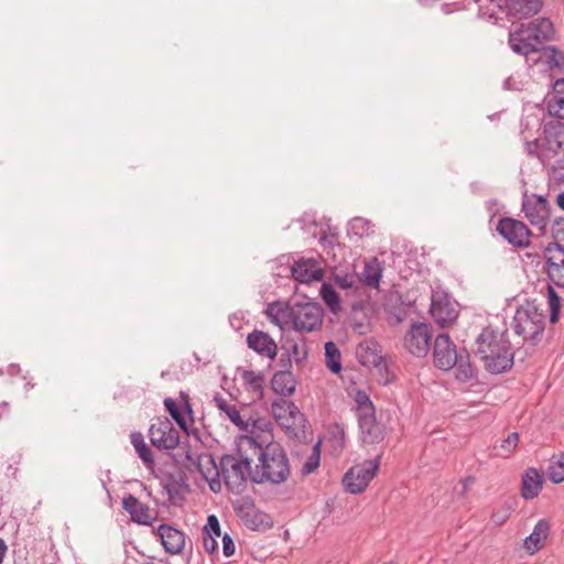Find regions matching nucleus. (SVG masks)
<instances>
[{
	"instance_id": "55",
	"label": "nucleus",
	"mask_w": 564,
	"mask_h": 564,
	"mask_svg": "<svg viewBox=\"0 0 564 564\" xmlns=\"http://www.w3.org/2000/svg\"><path fill=\"white\" fill-rule=\"evenodd\" d=\"M562 235V238L564 240V217H557L553 220L551 236L554 239V241L558 242Z\"/></svg>"
},
{
	"instance_id": "19",
	"label": "nucleus",
	"mask_w": 564,
	"mask_h": 564,
	"mask_svg": "<svg viewBox=\"0 0 564 564\" xmlns=\"http://www.w3.org/2000/svg\"><path fill=\"white\" fill-rule=\"evenodd\" d=\"M155 534L160 538L164 551L171 555L181 554L185 547V534L183 531L162 523L158 527Z\"/></svg>"
},
{
	"instance_id": "50",
	"label": "nucleus",
	"mask_w": 564,
	"mask_h": 564,
	"mask_svg": "<svg viewBox=\"0 0 564 564\" xmlns=\"http://www.w3.org/2000/svg\"><path fill=\"white\" fill-rule=\"evenodd\" d=\"M524 148L529 156L539 159V161L543 164L544 167L549 165L546 156H543L541 154L543 153V148L540 137L532 141H525Z\"/></svg>"
},
{
	"instance_id": "10",
	"label": "nucleus",
	"mask_w": 564,
	"mask_h": 564,
	"mask_svg": "<svg viewBox=\"0 0 564 564\" xmlns=\"http://www.w3.org/2000/svg\"><path fill=\"white\" fill-rule=\"evenodd\" d=\"M294 313L293 328L296 332L310 333L323 324L324 310L316 302H295Z\"/></svg>"
},
{
	"instance_id": "34",
	"label": "nucleus",
	"mask_w": 564,
	"mask_h": 564,
	"mask_svg": "<svg viewBox=\"0 0 564 564\" xmlns=\"http://www.w3.org/2000/svg\"><path fill=\"white\" fill-rule=\"evenodd\" d=\"M522 28L536 35L541 46L554 39L555 29L549 18H538L529 23H522Z\"/></svg>"
},
{
	"instance_id": "38",
	"label": "nucleus",
	"mask_w": 564,
	"mask_h": 564,
	"mask_svg": "<svg viewBox=\"0 0 564 564\" xmlns=\"http://www.w3.org/2000/svg\"><path fill=\"white\" fill-rule=\"evenodd\" d=\"M131 443L134 446V449L138 454V456L141 458L143 464L150 468L153 469L155 462L153 457V453L151 448L148 446V444L144 442L143 435L139 432H134L131 434Z\"/></svg>"
},
{
	"instance_id": "43",
	"label": "nucleus",
	"mask_w": 564,
	"mask_h": 564,
	"mask_svg": "<svg viewBox=\"0 0 564 564\" xmlns=\"http://www.w3.org/2000/svg\"><path fill=\"white\" fill-rule=\"evenodd\" d=\"M355 402L357 404L356 412L358 419L360 417V415L367 416L369 414L376 413L375 405L366 391L360 389L357 390L355 394Z\"/></svg>"
},
{
	"instance_id": "36",
	"label": "nucleus",
	"mask_w": 564,
	"mask_h": 564,
	"mask_svg": "<svg viewBox=\"0 0 564 564\" xmlns=\"http://www.w3.org/2000/svg\"><path fill=\"white\" fill-rule=\"evenodd\" d=\"M214 401L217 408L221 412L227 414L228 419L232 424H235L240 431H248L249 423L242 420L239 411L236 409L235 405L228 404L227 401L219 394L215 395Z\"/></svg>"
},
{
	"instance_id": "22",
	"label": "nucleus",
	"mask_w": 564,
	"mask_h": 564,
	"mask_svg": "<svg viewBox=\"0 0 564 564\" xmlns=\"http://www.w3.org/2000/svg\"><path fill=\"white\" fill-rule=\"evenodd\" d=\"M430 313L441 328L452 326L458 317V311L446 296L440 300L432 297Z\"/></svg>"
},
{
	"instance_id": "58",
	"label": "nucleus",
	"mask_w": 564,
	"mask_h": 564,
	"mask_svg": "<svg viewBox=\"0 0 564 564\" xmlns=\"http://www.w3.org/2000/svg\"><path fill=\"white\" fill-rule=\"evenodd\" d=\"M204 550L208 554H214L218 551V542L212 535H202Z\"/></svg>"
},
{
	"instance_id": "48",
	"label": "nucleus",
	"mask_w": 564,
	"mask_h": 564,
	"mask_svg": "<svg viewBox=\"0 0 564 564\" xmlns=\"http://www.w3.org/2000/svg\"><path fill=\"white\" fill-rule=\"evenodd\" d=\"M290 403L294 402L286 400L285 398H279L272 402V414L276 422L281 423L283 421H286V417L288 415H290L291 412V406H289Z\"/></svg>"
},
{
	"instance_id": "13",
	"label": "nucleus",
	"mask_w": 564,
	"mask_h": 564,
	"mask_svg": "<svg viewBox=\"0 0 564 564\" xmlns=\"http://www.w3.org/2000/svg\"><path fill=\"white\" fill-rule=\"evenodd\" d=\"M459 356V349L451 339L447 333H441L435 337L433 345V362L434 366L444 371L454 368Z\"/></svg>"
},
{
	"instance_id": "41",
	"label": "nucleus",
	"mask_w": 564,
	"mask_h": 564,
	"mask_svg": "<svg viewBox=\"0 0 564 564\" xmlns=\"http://www.w3.org/2000/svg\"><path fill=\"white\" fill-rule=\"evenodd\" d=\"M410 304L404 303L401 295L398 296V303L387 310L388 322L392 326L401 324L409 315Z\"/></svg>"
},
{
	"instance_id": "49",
	"label": "nucleus",
	"mask_w": 564,
	"mask_h": 564,
	"mask_svg": "<svg viewBox=\"0 0 564 564\" xmlns=\"http://www.w3.org/2000/svg\"><path fill=\"white\" fill-rule=\"evenodd\" d=\"M334 282L336 285L343 290H354V292H358L362 289L360 278H357L352 274L345 275H334Z\"/></svg>"
},
{
	"instance_id": "24",
	"label": "nucleus",
	"mask_w": 564,
	"mask_h": 564,
	"mask_svg": "<svg viewBox=\"0 0 564 564\" xmlns=\"http://www.w3.org/2000/svg\"><path fill=\"white\" fill-rule=\"evenodd\" d=\"M356 357L364 367H386V360L381 355V346L375 339L360 343L356 348Z\"/></svg>"
},
{
	"instance_id": "35",
	"label": "nucleus",
	"mask_w": 564,
	"mask_h": 564,
	"mask_svg": "<svg viewBox=\"0 0 564 564\" xmlns=\"http://www.w3.org/2000/svg\"><path fill=\"white\" fill-rule=\"evenodd\" d=\"M281 350L293 357L295 364L300 365L306 360L308 350L304 343V338H293L290 336H282Z\"/></svg>"
},
{
	"instance_id": "14",
	"label": "nucleus",
	"mask_w": 564,
	"mask_h": 564,
	"mask_svg": "<svg viewBox=\"0 0 564 564\" xmlns=\"http://www.w3.org/2000/svg\"><path fill=\"white\" fill-rule=\"evenodd\" d=\"M291 412L286 421L280 423L286 435L300 443L312 442L313 432L305 415L300 411L295 403H290Z\"/></svg>"
},
{
	"instance_id": "45",
	"label": "nucleus",
	"mask_w": 564,
	"mask_h": 564,
	"mask_svg": "<svg viewBox=\"0 0 564 564\" xmlns=\"http://www.w3.org/2000/svg\"><path fill=\"white\" fill-rule=\"evenodd\" d=\"M516 503H517V501L514 499L506 500L498 510H496L491 513L492 522L497 527H500L503 523H506L509 520V518L511 517V514L514 510Z\"/></svg>"
},
{
	"instance_id": "6",
	"label": "nucleus",
	"mask_w": 564,
	"mask_h": 564,
	"mask_svg": "<svg viewBox=\"0 0 564 564\" xmlns=\"http://www.w3.org/2000/svg\"><path fill=\"white\" fill-rule=\"evenodd\" d=\"M234 511L242 524L250 530H265L272 527L271 517L256 507L254 500L249 497H241L234 503Z\"/></svg>"
},
{
	"instance_id": "64",
	"label": "nucleus",
	"mask_w": 564,
	"mask_h": 564,
	"mask_svg": "<svg viewBox=\"0 0 564 564\" xmlns=\"http://www.w3.org/2000/svg\"><path fill=\"white\" fill-rule=\"evenodd\" d=\"M366 226H367V221L364 218L356 217L351 220V228L360 229L361 230V232H359L360 236L364 235Z\"/></svg>"
},
{
	"instance_id": "56",
	"label": "nucleus",
	"mask_w": 564,
	"mask_h": 564,
	"mask_svg": "<svg viewBox=\"0 0 564 564\" xmlns=\"http://www.w3.org/2000/svg\"><path fill=\"white\" fill-rule=\"evenodd\" d=\"M236 545L234 542V539L228 534L225 533L223 535V553L226 557H230L235 554Z\"/></svg>"
},
{
	"instance_id": "2",
	"label": "nucleus",
	"mask_w": 564,
	"mask_h": 564,
	"mask_svg": "<svg viewBox=\"0 0 564 564\" xmlns=\"http://www.w3.org/2000/svg\"><path fill=\"white\" fill-rule=\"evenodd\" d=\"M475 344L474 355L482 361L487 372L500 375L512 369L516 351L512 349L507 329L500 333L491 326H486L477 336Z\"/></svg>"
},
{
	"instance_id": "18",
	"label": "nucleus",
	"mask_w": 564,
	"mask_h": 564,
	"mask_svg": "<svg viewBox=\"0 0 564 564\" xmlns=\"http://www.w3.org/2000/svg\"><path fill=\"white\" fill-rule=\"evenodd\" d=\"M293 279L299 283L308 284L319 282L325 276V271L315 258H300L291 267Z\"/></svg>"
},
{
	"instance_id": "42",
	"label": "nucleus",
	"mask_w": 564,
	"mask_h": 564,
	"mask_svg": "<svg viewBox=\"0 0 564 564\" xmlns=\"http://www.w3.org/2000/svg\"><path fill=\"white\" fill-rule=\"evenodd\" d=\"M321 453H322V440L319 438L312 447V453L303 464L301 474L302 476H308L315 473L321 465Z\"/></svg>"
},
{
	"instance_id": "23",
	"label": "nucleus",
	"mask_w": 564,
	"mask_h": 564,
	"mask_svg": "<svg viewBox=\"0 0 564 564\" xmlns=\"http://www.w3.org/2000/svg\"><path fill=\"white\" fill-rule=\"evenodd\" d=\"M358 425L364 444H379L384 440L386 427L377 421L376 413L360 415Z\"/></svg>"
},
{
	"instance_id": "46",
	"label": "nucleus",
	"mask_w": 564,
	"mask_h": 564,
	"mask_svg": "<svg viewBox=\"0 0 564 564\" xmlns=\"http://www.w3.org/2000/svg\"><path fill=\"white\" fill-rule=\"evenodd\" d=\"M382 270L378 265H371L370 263L365 264V270L362 273L361 285H367L370 288H378L381 276H382Z\"/></svg>"
},
{
	"instance_id": "63",
	"label": "nucleus",
	"mask_w": 564,
	"mask_h": 564,
	"mask_svg": "<svg viewBox=\"0 0 564 564\" xmlns=\"http://www.w3.org/2000/svg\"><path fill=\"white\" fill-rule=\"evenodd\" d=\"M552 97H564V77L556 79L553 84Z\"/></svg>"
},
{
	"instance_id": "54",
	"label": "nucleus",
	"mask_w": 564,
	"mask_h": 564,
	"mask_svg": "<svg viewBox=\"0 0 564 564\" xmlns=\"http://www.w3.org/2000/svg\"><path fill=\"white\" fill-rule=\"evenodd\" d=\"M519 434L517 432L510 433L500 444L499 448L501 452L498 454L501 456H508L518 445Z\"/></svg>"
},
{
	"instance_id": "30",
	"label": "nucleus",
	"mask_w": 564,
	"mask_h": 564,
	"mask_svg": "<svg viewBox=\"0 0 564 564\" xmlns=\"http://www.w3.org/2000/svg\"><path fill=\"white\" fill-rule=\"evenodd\" d=\"M297 383L292 371L278 370L271 379V389L281 398H289L294 394Z\"/></svg>"
},
{
	"instance_id": "40",
	"label": "nucleus",
	"mask_w": 564,
	"mask_h": 564,
	"mask_svg": "<svg viewBox=\"0 0 564 564\" xmlns=\"http://www.w3.org/2000/svg\"><path fill=\"white\" fill-rule=\"evenodd\" d=\"M319 294L332 313L337 314L341 311L340 296L330 283L324 282L321 286Z\"/></svg>"
},
{
	"instance_id": "15",
	"label": "nucleus",
	"mask_w": 564,
	"mask_h": 564,
	"mask_svg": "<svg viewBox=\"0 0 564 564\" xmlns=\"http://www.w3.org/2000/svg\"><path fill=\"white\" fill-rule=\"evenodd\" d=\"M181 405L176 403V401L172 398H165L163 403L165 411L171 415V417L175 421L178 427L186 434H189V423L194 422V410L191 404L189 395L181 391L180 392Z\"/></svg>"
},
{
	"instance_id": "61",
	"label": "nucleus",
	"mask_w": 564,
	"mask_h": 564,
	"mask_svg": "<svg viewBox=\"0 0 564 564\" xmlns=\"http://www.w3.org/2000/svg\"><path fill=\"white\" fill-rule=\"evenodd\" d=\"M319 242L323 245V247H334L335 245H338V235L337 234H326L324 232Z\"/></svg>"
},
{
	"instance_id": "7",
	"label": "nucleus",
	"mask_w": 564,
	"mask_h": 564,
	"mask_svg": "<svg viewBox=\"0 0 564 564\" xmlns=\"http://www.w3.org/2000/svg\"><path fill=\"white\" fill-rule=\"evenodd\" d=\"M433 327L426 322H413L404 335V348L414 357L424 358L431 349Z\"/></svg>"
},
{
	"instance_id": "4",
	"label": "nucleus",
	"mask_w": 564,
	"mask_h": 564,
	"mask_svg": "<svg viewBox=\"0 0 564 564\" xmlns=\"http://www.w3.org/2000/svg\"><path fill=\"white\" fill-rule=\"evenodd\" d=\"M239 458L231 454H224L220 457L221 479L228 491L240 495L247 488L248 480L251 481L252 459L243 456L238 448Z\"/></svg>"
},
{
	"instance_id": "32",
	"label": "nucleus",
	"mask_w": 564,
	"mask_h": 564,
	"mask_svg": "<svg viewBox=\"0 0 564 564\" xmlns=\"http://www.w3.org/2000/svg\"><path fill=\"white\" fill-rule=\"evenodd\" d=\"M454 368L456 370L455 378L459 382L466 383L478 378V369L471 364L470 354L465 347L459 349V356Z\"/></svg>"
},
{
	"instance_id": "1",
	"label": "nucleus",
	"mask_w": 564,
	"mask_h": 564,
	"mask_svg": "<svg viewBox=\"0 0 564 564\" xmlns=\"http://www.w3.org/2000/svg\"><path fill=\"white\" fill-rule=\"evenodd\" d=\"M258 455L259 464L256 465L252 484L270 482L280 485L288 480L291 475V466L288 454L278 442L270 441L265 445L253 436H243Z\"/></svg>"
},
{
	"instance_id": "20",
	"label": "nucleus",
	"mask_w": 564,
	"mask_h": 564,
	"mask_svg": "<svg viewBox=\"0 0 564 564\" xmlns=\"http://www.w3.org/2000/svg\"><path fill=\"white\" fill-rule=\"evenodd\" d=\"M553 250L560 252L563 258L556 261L555 257H546L544 271L552 283L557 288L564 289V246L560 242L552 241L544 248L545 253H550Z\"/></svg>"
},
{
	"instance_id": "28",
	"label": "nucleus",
	"mask_w": 564,
	"mask_h": 564,
	"mask_svg": "<svg viewBox=\"0 0 564 564\" xmlns=\"http://www.w3.org/2000/svg\"><path fill=\"white\" fill-rule=\"evenodd\" d=\"M122 508L130 514L132 521L143 525L152 524L149 507L139 501L133 495L122 498Z\"/></svg>"
},
{
	"instance_id": "37",
	"label": "nucleus",
	"mask_w": 564,
	"mask_h": 564,
	"mask_svg": "<svg viewBox=\"0 0 564 564\" xmlns=\"http://www.w3.org/2000/svg\"><path fill=\"white\" fill-rule=\"evenodd\" d=\"M324 355L327 369L334 375H339L343 369L341 354L334 341L325 343Z\"/></svg>"
},
{
	"instance_id": "27",
	"label": "nucleus",
	"mask_w": 564,
	"mask_h": 564,
	"mask_svg": "<svg viewBox=\"0 0 564 564\" xmlns=\"http://www.w3.org/2000/svg\"><path fill=\"white\" fill-rule=\"evenodd\" d=\"M544 476L534 467H529L521 478L520 494L524 500H532L543 488Z\"/></svg>"
},
{
	"instance_id": "47",
	"label": "nucleus",
	"mask_w": 564,
	"mask_h": 564,
	"mask_svg": "<svg viewBox=\"0 0 564 564\" xmlns=\"http://www.w3.org/2000/svg\"><path fill=\"white\" fill-rule=\"evenodd\" d=\"M241 378L250 388L259 393V397H263V382L264 375L262 372L256 373L253 370H242Z\"/></svg>"
},
{
	"instance_id": "57",
	"label": "nucleus",
	"mask_w": 564,
	"mask_h": 564,
	"mask_svg": "<svg viewBox=\"0 0 564 564\" xmlns=\"http://www.w3.org/2000/svg\"><path fill=\"white\" fill-rule=\"evenodd\" d=\"M561 296L551 286H547V302L550 308L561 310Z\"/></svg>"
},
{
	"instance_id": "26",
	"label": "nucleus",
	"mask_w": 564,
	"mask_h": 564,
	"mask_svg": "<svg viewBox=\"0 0 564 564\" xmlns=\"http://www.w3.org/2000/svg\"><path fill=\"white\" fill-rule=\"evenodd\" d=\"M368 300H358L351 303V312L348 323L351 329L358 335H366L370 332L369 315L367 313Z\"/></svg>"
},
{
	"instance_id": "9",
	"label": "nucleus",
	"mask_w": 564,
	"mask_h": 564,
	"mask_svg": "<svg viewBox=\"0 0 564 564\" xmlns=\"http://www.w3.org/2000/svg\"><path fill=\"white\" fill-rule=\"evenodd\" d=\"M149 438L156 449L170 451L181 444L180 433L169 417H156L149 429Z\"/></svg>"
},
{
	"instance_id": "51",
	"label": "nucleus",
	"mask_w": 564,
	"mask_h": 564,
	"mask_svg": "<svg viewBox=\"0 0 564 564\" xmlns=\"http://www.w3.org/2000/svg\"><path fill=\"white\" fill-rule=\"evenodd\" d=\"M547 175L557 186L564 184V158L556 161L555 164L549 163Z\"/></svg>"
},
{
	"instance_id": "33",
	"label": "nucleus",
	"mask_w": 564,
	"mask_h": 564,
	"mask_svg": "<svg viewBox=\"0 0 564 564\" xmlns=\"http://www.w3.org/2000/svg\"><path fill=\"white\" fill-rule=\"evenodd\" d=\"M181 488L189 491V486L186 484V475L181 471L177 476L169 474L164 484V489L167 494L169 500L174 506H181L185 498L180 494Z\"/></svg>"
},
{
	"instance_id": "11",
	"label": "nucleus",
	"mask_w": 564,
	"mask_h": 564,
	"mask_svg": "<svg viewBox=\"0 0 564 564\" xmlns=\"http://www.w3.org/2000/svg\"><path fill=\"white\" fill-rule=\"evenodd\" d=\"M542 134L540 140L543 148V156L549 163L556 158L564 147V123L560 120H550L541 124Z\"/></svg>"
},
{
	"instance_id": "5",
	"label": "nucleus",
	"mask_w": 564,
	"mask_h": 564,
	"mask_svg": "<svg viewBox=\"0 0 564 564\" xmlns=\"http://www.w3.org/2000/svg\"><path fill=\"white\" fill-rule=\"evenodd\" d=\"M381 458L382 452L373 459H367L362 464L349 468L343 477L345 490L351 495L362 494L369 482L377 476Z\"/></svg>"
},
{
	"instance_id": "62",
	"label": "nucleus",
	"mask_w": 564,
	"mask_h": 564,
	"mask_svg": "<svg viewBox=\"0 0 564 564\" xmlns=\"http://www.w3.org/2000/svg\"><path fill=\"white\" fill-rule=\"evenodd\" d=\"M292 359L293 357L282 351L278 362L280 370L292 371Z\"/></svg>"
},
{
	"instance_id": "39",
	"label": "nucleus",
	"mask_w": 564,
	"mask_h": 564,
	"mask_svg": "<svg viewBox=\"0 0 564 564\" xmlns=\"http://www.w3.org/2000/svg\"><path fill=\"white\" fill-rule=\"evenodd\" d=\"M539 53L546 56L545 64L550 70L557 69L564 73V52L556 45H542Z\"/></svg>"
},
{
	"instance_id": "53",
	"label": "nucleus",
	"mask_w": 564,
	"mask_h": 564,
	"mask_svg": "<svg viewBox=\"0 0 564 564\" xmlns=\"http://www.w3.org/2000/svg\"><path fill=\"white\" fill-rule=\"evenodd\" d=\"M547 111L557 120L564 119V97H552L547 101Z\"/></svg>"
},
{
	"instance_id": "3",
	"label": "nucleus",
	"mask_w": 564,
	"mask_h": 564,
	"mask_svg": "<svg viewBox=\"0 0 564 564\" xmlns=\"http://www.w3.org/2000/svg\"><path fill=\"white\" fill-rule=\"evenodd\" d=\"M512 327L514 333L521 336L528 345L523 348L524 355L520 359L524 361L527 357L532 356L534 347L542 340L545 329V316L542 312H539L535 305L527 303L517 308Z\"/></svg>"
},
{
	"instance_id": "52",
	"label": "nucleus",
	"mask_w": 564,
	"mask_h": 564,
	"mask_svg": "<svg viewBox=\"0 0 564 564\" xmlns=\"http://www.w3.org/2000/svg\"><path fill=\"white\" fill-rule=\"evenodd\" d=\"M202 535H212L213 538H219L221 535V529L218 518L215 514L207 517V522L203 527Z\"/></svg>"
},
{
	"instance_id": "44",
	"label": "nucleus",
	"mask_w": 564,
	"mask_h": 564,
	"mask_svg": "<svg viewBox=\"0 0 564 564\" xmlns=\"http://www.w3.org/2000/svg\"><path fill=\"white\" fill-rule=\"evenodd\" d=\"M547 477L553 484L564 481V453L553 457L547 468Z\"/></svg>"
},
{
	"instance_id": "21",
	"label": "nucleus",
	"mask_w": 564,
	"mask_h": 564,
	"mask_svg": "<svg viewBox=\"0 0 564 564\" xmlns=\"http://www.w3.org/2000/svg\"><path fill=\"white\" fill-rule=\"evenodd\" d=\"M246 341L248 348L252 349L258 355L271 360L275 359L278 345L268 333L254 329L247 335Z\"/></svg>"
},
{
	"instance_id": "29",
	"label": "nucleus",
	"mask_w": 564,
	"mask_h": 564,
	"mask_svg": "<svg viewBox=\"0 0 564 564\" xmlns=\"http://www.w3.org/2000/svg\"><path fill=\"white\" fill-rule=\"evenodd\" d=\"M265 314L274 325L282 328L283 325L294 323V304L275 301L267 306Z\"/></svg>"
},
{
	"instance_id": "59",
	"label": "nucleus",
	"mask_w": 564,
	"mask_h": 564,
	"mask_svg": "<svg viewBox=\"0 0 564 564\" xmlns=\"http://www.w3.org/2000/svg\"><path fill=\"white\" fill-rule=\"evenodd\" d=\"M252 427L260 432H271L272 423L267 417H257L252 421Z\"/></svg>"
},
{
	"instance_id": "8",
	"label": "nucleus",
	"mask_w": 564,
	"mask_h": 564,
	"mask_svg": "<svg viewBox=\"0 0 564 564\" xmlns=\"http://www.w3.org/2000/svg\"><path fill=\"white\" fill-rule=\"evenodd\" d=\"M496 231L516 249H524L531 245L532 231L523 221L516 218H499Z\"/></svg>"
},
{
	"instance_id": "60",
	"label": "nucleus",
	"mask_w": 564,
	"mask_h": 564,
	"mask_svg": "<svg viewBox=\"0 0 564 564\" xmlns=\"http://www.w3.org/2000/svg\"><path fill=\"white\" fill-rule=\"evenodd\" d=\"M177 447L183 451L184 463L194 465L196 457H194L189 443L187 441L183 443L181 442Z\"/></svg>"
},
{
	"instance_id": "16",
	"label": "nucleus",
	"mask_w": 564,
	"mask_h": 564,
	"mask_svg": "<svg viewBox=\"0 0 564 564\" xmlns=\"http://www.w3.org/2000/svg\"><path fill=\"white\" fill-rule=\"evenodd\" d=\"M202 477L207 481L209 489L214 494L221 490V468L220 463L217 464L213 454L202 453L196 457L193 465Z\"/></svg>"
},
{
	"instance_id": "12",
	"label": "nucleus",
	"mask_w": 564,
	"mask_h": 564,
	"mask_svg": "<svg viewBox=\"0 0 564 564\" xmlns=\"http://www.w3.org/2000/svg\"><path fill=\"white\" fill-rule=\"evenodd\" d=\"M522 210L532 226L540 230V235L545 234L546 225L551 216V207L546 197L542 195H524Z\"/></svg>"
},
{
	"instance_id": "31",
	"label": "nucleus",
	"mask_w": 564,
	"mask_h": 564,
	"mask_svg": "<svg viewBox=\"0 0 564 564\" xmlns=\"http://www.w3.org/2000/svg\"><path fill=\"white\" fill-rule=\"evenodd\" d=\"M543 7L542 0H508V13L519 20L538 14Z\"/></svg>"
},
{
	"instance_id": "25",
	"label": "nucleus",
	"mask_w": 564,
	"mask_h": 564,
	"mask_svg": "<svg viewBox=\"0 0 564 564\" xmlns=\"http://www.w3.org/2000/svg\"><path fill=\"white\" fill-rule=\"evenodd\" d=\"M551 533V522L547 519H540L533 528V531L523 541V547L528 554L533 555L544 549L546 540Z\"/></svg>"
},
{
	"instance_id": "17",
	"label": "nucleus",
	"mask_w": 564,
	"mask_h": 564,
	"mask_svg": "<svg viewBox=\"0 0 564 564\" xmlns=\"http://www.w3.org/2000/svg\"><path fill=\"white\" fill-rule=\"evenodd\" d=\"M508 44L513 53L524 56L527 59L530 54L541 51V44L536 35H532L531 32L523 29L522 23L516 30L509 32Z\"/></svg>"
}]
</instances>
